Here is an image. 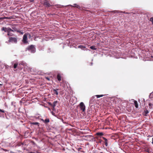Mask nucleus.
Returning a JSON list of instances; mask_svg holds the SVG:
<instances>
[{"label": "nucleus", "mask_w": 153, "mask_h": 153, "mask_svg": "<svg viewBox=\"0 0 153 153\" xmlns=\"http://www.w3.org/2000/svg\"><path fill=\"white\" fill-rule=\"evenodd\" d=\"M95 96H93L89 102L90 105L92 107L94 106L96 104V99L95 98Z\"/></svg>", "instance_id": "1"}, {"label": "nucleus", "mask_w": 153, "mask_h": 153, "mask_svg": "<svg viewBox=\"0 0 153 153\" xmlns=\"http://www.w3.org/2000/svg\"><path fill=\"white\" fill-rule=\"evenodd\" d=\"M27 49L31 53H34L36 51V48L33 45H31L28 46Z\"/></svg>", "instance_id": "2"}, {"label": "nucleus", "mask_w": 153, "mask_h": 153, "mask_svg": "<svg viewBox=\"0 0 153 153\" xmlns=\"http://www.w3.org/2000/svg\"><path fill=\"white\" fill-rule=\"evenodd\" d=\"M1 30L2 31H4L5 32H7V35L9 36H11V35L9 34V31H12V32H13V30H12L10 28H7L5 27H3L1 28Z\"/></svg>", "instance_id": "3"}, {"label": "nucleus", "mask_w": 153, "mask_h": 153, "mask_svg": "<svg viewBox=\"0 0 153 153\" xmlns=\"http://www.w3.org/2000/svg\"><path fill=\"white\" fill-rule=\"evenodd\" d=\"M8 41L9 42L16 43L17 42V38L16 37H10L9 38Z\"/></svg>", "instance_id": "4"}, {"label": "nucleus", "mask_w": 153, "mask_h": 153, "mask_svg": "<svg viewBox=\"0 0 153 153\" xmlns=\"http://www.w3.org/2000/svg\"><path fill=\"white\" fill-rule=\"evenodd\" d=\"M79 108L83 112L85 111V106L83 102H81L79 105Z\"/></svg>", "instance_id": "5"}, {"label": "nucleus", "mask_w": 153, "mask_h": 153, "mask_svg": "<svg viewBox=\"0 0 153 153\" xmlns=\"http://www.w3.org/2000/svg\"><path fill=\"white\" fill-rule=\"evenodd\" d=\"M100 121L98 120V122L99 123H98L97 125V126L98 127V129H101V128H103V124L101 123V122L100 123Z\"/></svg>", "instance_id": "6"}, {"label": "nucleus", "mask_w": 153, "mask_h": 153, "mask_svg": "<svg viewBox=\"0 0 153 153\" xmlns=\"http://www.w3.org/2000/svg\"><path fill=\"white\" fill-rule=\"evenodd\" d=\"M27 36L26 34H25L23 36V39L22 40V42L24 43H27Z\"/></svg>", "instance_id": "7"}, {"label": "nucleus", "mask_w": 153, "mask_h": 153, "mask_svg": "<svg viewBox=\"0 0 153 153\" xmlns=\"http://www.w3.org/2000/svg\"><path fill=\"white\" fill-rule=\"evenodd\" d=\"M44 4L46 7H49L51 6V5L48 1H46L44 2Z\"/></svg>", "instance_id": "8"}, {"label": "nucleus", "mask_w": 153, "mask_h": 153, "mask_svg": "<svg viewBox=\"0 0 153 153\" xmlns=\"http://www.w3.org/2000/svg\"><path fill=\"white\" fill-rule=\"evenodd\" d=\"M149 111H148L146 109L143 112V114L144 116H147V114L149 113Z\"/></svg>", "instance_id": "9"}, {"label": "nucleus", "mask_w": 153, "mask_h": 153, "mask_svg": "<svg viewBox=\"0 0 153 153\" xmlns=\"http://www.w3.org/2000/svg\"><path fill=\"white\" fill-rule=\"evenodd\" d=\"M58 102L57 101H54L53 104V108L52 109L53 110L54 109L55 107L56 106V105Z\"/></svg>", "instance_id": "10"}, {"label": "nucleus", "mask_w": 153, "mask_h": 153, "mask_svg": "<svg viewBox=\"0 0 153 153\" xmlns=\"http://www.w3.org/2000/svg\"><path fill=\"white\" fill-rule=\"evenodd\" d=\"M114 12L115 13H125V14H128L129 13L126 12L125 11L122 12L121 11H118V10H114Z\"/></svg>", "instance_id": "11"}, {"label": "nucleus", "mask_w": 153, "mask_h": 153, "mask_svg": "<svg viewBox=\"0 0 153 153\" xmlns=\"http://www.w3.org/2000/svg\"><path fill=\"white\" fill-rule=\"evenodd\" d=\"M103 139L104 140V143L105 144V145L106 146H108V140L105 137H102Z\"/></svg>", "instance_id": "12"}, {"label": "nucleus", "mask_w": 153, "mask_h": 153, "mask_svg": "<svg viewBox=\"0 0 153 153\" xmlns=\"http://www.w3.org/2000/svg\"><path fill=\"white\" fill-rule=\"evenodd\" d=\"M22 65L24 66H27V64L24 61H22L20 62V63L19 64V65Z\"/></svg>", "instance_id": "13"}, {"label": "nucleus", "mask_w": 153, "mask_h": 153, "mask_svg": "<svg viewBox=\"0 0 153 153\" xmlns=\"http://www.w3.org/2000/svg\"><path fill=\"white\" fill-rule=\"evenodd\" d=\"M59 90V89H53V91L54 94H56L57 96L58 95V91Z\"/></svg>", "instance_id": "14"}, {"label": "nucleus", "mask_w": 153, "mask_h": 153, "mask_svg": "<svg viewBox=\"0 0 153 153\" xmlns=\"http://www.w3.org/2000/svg\"><path fill=\"white\" fill-rule=\"evenodd\" d=\"M78 48H81V49L82 50H85V47L82 45H79L78 47Z\"/></svg>", "instance_id": "15"}, {"label": "nucleus", "mask_w": 153, "mask_h": 153, "mask_svg": "<svg viewBox=\"0 0 153 153\" xmlns=\"http://www.w3.org/2000/svg\"><path fill=\"white\" fill-rule=\"evenodd\" d=\"M30 124L31 125H37L38 127L39 126V123L38 122H31L30 123Z\"/></svg>", "instance_id": "16"}, {"label": "nucleus", "mask_w": 153, "mask_h": 153, "mask_svg": "<svg viewBox=\"0 0 153 153\" xmlns=\"http://www.w3.org/2000/svg\"><path fill=\"white\" fill-rule=\"evenodd\" d=\"M71 6L74 7H76L78 8H80V6L78 5L77 4H73V5H71Z\"/></svg>", "instance_id": "17"}, {"label": "nucleus", "mask_w": 153, "mask_h": 153, "mask_svg": "<svg viewBox=\"0 0 153 153\" xmlns=\"http://www.w3.org/2000/svg\"><path fill=\"white\" fill-rule=\"evenodd\" d=\"M103 135V132H97L96 133V135L101 136Z\"/></svg>", "instance_id": "18"}, {"label": "nucleus", "mask_w": 153, "mask_h": 153, "mask_svg": "<svg viewBox=\"0 0 153 153\" xmlns=\"http://www.w3.org/2000/svg\"><path fill=\"white\" fill-rule=\"evenodd\" d=\"M57 78L58 81H60L61 80V76L59 74L57 75Z\"/></svg>", "instance_id": "19"}, {"label": "nucleus", "mask_w": 153, "mask_h": 153, "mask_svg": "<svg viewBox=\"0 0 153 153\" xmlns=\"http://www.w3.org/2000/svg\"><path fill=\"white\" fill-rule=\"evenodd\" d=\"M134 104L136 108H138V104L136 100H134Z\"/></svg>", "instance_id": "20"}, {"label": "nucleus", "mask_w": 153, "mask_h": 153, "mask_svg": "<svg viewBox=\"0 0 153 153\" xmlns=\"http://www.w3.org/2000/svg\"><path fill=\"white\" fill-rule=\"evenodd\" d=\"M49 119L48 118H46L45 120L44 123H49Z\"/></svg>", "instance_id": "21"}, {"label": "nucleus", "mask_w": 153, "mask_h": 153, "mask_svg": "<svg viewBox=\"0 0 153 153\" xmlns=\"http://www.w3.org/2000/svg\"><path fill=\"white\" fill-rule=\"evenodd\" d=\"M12 30H13V32L16 31L17 32V28L15 27H12Z\"/></svg>", "instance_id": "22"}, {"label": "nucleus", "mask_w": 153, "mask_h": 153, "mask_svg": "<svg viewBox=\"0 0 153 153\" xmlns=\"http://www.w3.org/2000/svg\"><path fill=\"white\" fill-rule=\"evenodd\" d=\"M149 108L151 109L153 108V105L151 103H150L149 104Z\"/></svg>", "instance_id": "23"}, {"label": "nucleus", "mask_w": 153, "mask_h": 153, "mask_svg": "<svg viewBox=\"0 0 153 153\" xmlns=\"http://www.w3.org/2000/svg\"><path fill=\"white\" fill-rule=\"evenodd\" d=\"M104 96V95H102V94L97 95H96V97H97V98H99L100 97H102Z\"/></svg>", "instance_id": "24"}, {"label": "nucleus", "mask_w": 153, "mask_h": 153, "mask_svg": "<svg viewBox=\"0 0 153 153\" xmlns=\"http://www.w3.org/2000/svg\"><path fill=\"white\" fill-rule=\"evenodd\" d=\"M90 48L93 50H96V47L94 46H92L90 47Z\"/></svg>", "instance_id": "25"}, {"label": "nucleus", "mask_w": 153, "mask_h": 153, "mask_svg": "<svg viewBox=\"0 0 153 153\" xmlns=\"http://www.w3.org/2000/svg\"><path fill=\"white\" fill-rule=\"evenodd\" d=\"M17 32L20 33L21 34H23L24 33V32H23L18 30H17Z\"/></svg>", "instance_id": "26"}, {"label": "nucleus", "mask_w": 153, "mask_h": 153, "mask_svg": "<svg viewBox=\"0 0 153 153\" xmlns=\"http://www.w3.org/2000/svg\"><path fill=\"white\" fill-rule=\"evenodd\" d=\"M18 63H15L14 65H13V68H17V66H18Z\"/></svg>", "instance_id": "27"}, {"label": "nucleus", "mask_w": 153, "mask_h": 153, "mask_svg": "<svg viewBox=\"0 0 153 153\" xmlns=\"http://www.w3.org/2000/svg\"><path fill=\"white\" fill-rule=\"evenodd\" d=\"M102 142V140H98V139H97V140H96V143H101Z\"/></svg>", "instance_id": "28"}, {"label": "nucleus", "mask_w": 153, "mask_h": 153, "mask_svg": "<svg viewBox=\"0 0 153 153\" xmlns=\"http://www.w3.org/2000/svg\"><path fill=\"white\" fill-rule=\"evenodd\" d=\"M3 19H10V17H3Z\"/></svg>", "instance_id": "29"}, {"label": "nucleus", "mask_w": 153, "mask_h": 153, "mask_svg": "<svg viewBox=\"0 0 153 153\" xmlns=\"http://www.w3.org/2000/svg\"><path fill=\"white\" fill-rule=\"evenodd\" d=\"M101 55H102V56L104 57V56H103V55L102 54H99V56H101Z\"/></svg>", "instance_id": "30"}, {"label": "nucleus", "mask_w": 153, "mask_h": 153, "mask_svg": "<svg viewBox=\"0 0 153 153\" xmlns=\"http://www.w3.org/2000/svg\"><path fill=\"white\" fill-rule=\"evenodd\" d=\"M0 111L1 112H3V113L4 112V110L1 109H0Z\"/></svg>", "instance_id": "31"}, {"label": "nucleus", "mask_w": 153, "mask_h": 153, "mask_svg": "<svg viewBox=\"0 0 153 153\" xmlns=\"http://www.w3.org/2000/svg\"><path fill=\"white\" fill-rule=\"evenodd\" d=\"M48 104L49 105H51V106L53 107V104L51 103V102H49L48 103Z\"/></svg>", "instance_id": "32"}, {"label": "nucleus", "mask_w": 153, "mask_h": 153, "mask_svg": "<svg viewBox=\"0 0 153 153\" xmlns=\"http://www.w3.org/2000/svg\"><path fill=\"white\" fill-rule=\"evenodd\" d=\"M3 85V83L1 81H0V85Z\"/></svg>", "instance_id": "33"}, {"label": "nucleus", "mask_w": 153, "mask_h": 153, "mask_svg": "<svg viewBox=\"0 0 153 153\" xmlns=\"http://www.w3.org/2000/svg\"><path fill=\"white\" fill-rule=\"evenodd\" d=\"M150 21H152V22H153V18H152V17L151 18H150Z\"/></svg>", "instance_id": "34"}, {"label": "nucleus", "mask_w": 153, "mask_h": 153, "mask_svg": "<svg viewBox=\"0 0 153 153\" xmlns=\"http://www.w3.org/2000/svg\"><path fill=\"white\" fill-rule=\"evenodd\" d=\"M9 34H10V35H11V36H12V33H10V32H11V31H12H12H10V30H9Z\"/></svg>", "instance_id": "35"}, {"label": "nucleus", "mask_w": 153, "mask_h": 153, "mask_svg": "<svg viewBox=\"0 0 153 153\" xmlns=\"http://www.w3.org/2000/svg\"><path fill=\"white\" fill-rule=\"evenodd\" d=\"M41 120L44 123V121H45V120H43V119H41Z\"/></svg>", "instance_id": "36"}, {"label": "nucleus", "mask_w": 153, "mask_h": 153, "mask_svg": "<svg viewBox=\"0 0 153 153\" xmlns=\"http://www.w3.org/2000/svg\"><path fill=\"white\" fill-rule=\"evenodd\" d=\"M46 79H47L48 80H50V79L49 78H48V77H47L46 78Z\"/></svg>", "instance_id": "37"}, {"label": "nucleus", "mask_w": 153, "mask_h": 153, "mask_svg": "<svg viewBox=\"0 0 153 153\" xmlns=\"http://www.w3.org/2000/svg\"><path fill=\"white\" fill-rule=\"evenodd\" d=\"M29 1L30 2H33L34 1V0H29Z\"/></svg>", "instance_id": "38"}, {"label": "nucleus", "mask_w": 153, "mask_h": 153, "mask_svg": "<svg viewBox=\"0 0 153 153\" xmlns=\"http://www.w3.org/2000/svg\"><path fill=\"white\" fill-rule=\"evenodd\" d=\"M3 19V17H0V20Z\"/></svg>", "instance_id": "39"}, {"label": "nucleus", "mask_w": 153, "mask_h": 153, "mask_svg": "<svg viewBox=\"0 0 153 153\" xmlns=\"http://www.w3.org/2000/svg\"><path fill=\"white\" fill-rule=\"evenodd\" d=\"M93 63L92 62H91L90 63V65H92Z\"/></svg>", "instance_id": "40"}, {"label": "nucleus", "mask_w": 153, "mask_h": 153, "mask_svg": "<svg viewBox=\"0 0 153 153\" xmlns=\"http://www.w3.org/2000/svg\"><path fill=\"white\" fill-rule=\"evenodd\" d=\"M52 114L53 115H54V113L53 112H52Z\"/></svg>", "instance_id": "41"}, {"label": "nucleus", "mask_w": 153, "mask_h": 153, "mask_svg": "<svg viewBox=\"0 0 153 153\" xmlns=\"http://www.w3.org/2000/svg\"><path fill=\"white\" fill-rule=\"evenodd\" d=\"M153 94V92H152L150 94L151 95Z\"/></svg>", "instance_id": "42"}, {"label": "nucleus", "mask_w": 153, "mask_h": 153, "mask_svg": "<svg viewBox=\"0 0 153 153\" xmlns=\"http://www.w3.org/2000/svg\"><path fill=\"white\" fill-rule=\"evenodd\" d=\"M151 57H152V58L153 57V56H151Z\"/></svg>", "instance_id": "43"}, {"label": "nucleus", "mask_w": 153, "mask_h": 153, "mask_svg": "<svg viewBox=\"0 0 153 153\" xmlns=\"http://www.w3.org/2000/svg\"><path fill=\"white\" fill-rule=\"evenodd\" d=\"M33 153V152H30V153Z\"/></svg>", "instance_id": "44"}, {"label": "nucleus", "mask_w": 153, "mask_h": 153, "mask_svg": "<svg viewBox=\"0 0 153 153\" xmlns=\"http://www.w3.org/2000/svg\"><path fill=\"white\" fill-rule=\"evenodd\" d=\"M91 52L92 53H93V52H92V51H91Z\"/></svg>", "instance_id": "45"}, {"label": "nucleus", "mask_w": 153, "mask_h": 153, "mask_svg": "<svg viewBox=\"0 0 153 153\" xmlns=\"http://www.w3.org/2000/svg\"><path fill=\"white\" fill-rule=\"evenodd\" d=\"M99 54V53H98V54ZM98 54V53H97H97H96V54Z\"/></svg>", "instance_id": "46"}, {"label": "nucleus", "mask_w": 153, "mask_h": 153, "mask_svg": "<svg viewBox=\"0 0 153 153\" xmlns=\"http://www.w3.org/2000/svg\"><path fill=\"white\" fill-rule=\"evenodd\" d=\"M131 58L133 57L132 56L131 57Z\"/></svg>", "instance_id": "47"}, {"label": "nucleus", "mask_w": 153, "mask_h": 153, "mask_svg": "<svg viewBox=\"0 0 153 153\" xmlns=\"http://www.w3.org/2000/svg\"><path fill=\"white\" fill-rule=\"evenodd\" d=\"M152 138H153V137Z\"/></svg>", "instance_id": "48"}]
</instances>
